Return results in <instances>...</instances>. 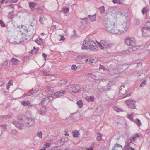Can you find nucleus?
Returning <instances> with one entry per match:
<instances>
[{
    "instance_id": "22",
    "label": "nucleus",
    "mask_w": 150,
    "mask_h": 150,
    "mask_svg": "<svg viewBox=\"0 0 150 150\" xmlns=\"http://www.w3.org/2000/svg\"><path fill=\"white\" fill-rule=\"evenodd\" d=\"M29 6L30 8L32 9L37 6V4L36 3L31 2L29 3Z\"/></svg>"
},
{
    "instance_id": "4",
    "label": "nucleus",
    "mask_w": 150,
    "mask_h": 150,
    "mask_svg": "<svg viewBox=\"0 0 150 150\" xmlns=\"http://www.w3.org/2000/svg\"><path fill=\"white\" fill-rule=\"evenodd\" d=\"M96 43L92 40L88 38L85 39L83 45L81 47L83 50L88 49L91 46H95Z\"/></svg>"
},
{
    "instance_id": "64",
    "label": "nucleus",
    "mask_w": 150,
    "mask_h": 150,
    "mask_svg": "<svg viewBox=\"0 0 150 150\" xmlns=\"http://www.w3.org/2000/svg\"><path fill=\"white\" fill-rule=\"evenodd\" d=\"M147 23L148 25L149 26V30H150V22L149 21V22H147Z\"/></svg>"
},
{
    "instance_id": "40",
    "label": "nucleus",
    "mask_w": 150,
    "mask_h": 150,
    "mask_svg": "<svg viewBox=\"0 0 150 150\" xmlns=\"http://www.w3.org/2000/svg\"><path fill=\"white\" fill-rule=\"evenodd\" d=\"M101 136L102 134H100L99 133H98V136L97 137V139L98 141H100L101 140Z\"/></svg>"
},
{
    "instance_id": "19",
    "label": "nucleus",
    "mask_w": 150,
    "mask_h": 150,
    "mask_svg": "<svg viewBox=\"0 0 150 150\" xmlns=\"http://www.w3.org/2000/svg\"><path fill=\"white\" fill-rule=\"evenodd\" d=\"M139 136L138 134H136L135 135V136L134 137H132L130 138L129 140L130 141V142L131 143H133V142H134L136 141V139L138 138L139 137Z\"/></svg>"
},
{
    "instance_id": "5",
    "label": "nucleus",
    "mask_w": 150,
    "mask_h": 150,
    "mask_svg": "<svg viewBox=\"0 0 150 150\" xmlns=\"http://www.w3.org/2000/svg\"><path fill=\"white\" fill-rule=\"evenodd\" d=\"M128 90L129 88L127 86V84H122L120 86L119 89V93L120 95H125L127 91H128Z\"/></svg>"
},
{
    "instance_id": "29",
    "label": "nucleus",
    "mask_w": 150,
    "mask_h": 150,
    "mask_svg": "<svg viewBox=\"0 0 150 150\" xmlns=\"http://www.w3.org/2000/svg\"><path fill=\"white\" fill-rule=\"evenodd\" d=\"M113 110L117 112H123V110L120 108H119L116 106L113 107Z\"/></svg>"
},
{
    "instance_id": "52",
    "label": "nucleus",
    "mask_w": 150,
    "mask_h": 150,
    "mask_svg": "<svg viewBox=\"0 0 150 150\" xmlns=\"http://www.w3.org/2000/svg\"><path fill=\"white\" fill-rule=\"evenodd\" d=\"M56 28V25H54L52 26L50 28V29L52 30H53L54 29H55Z\"/></svg>"
},
{
    "instance_id": "28",
    "label": "nucleus",
    "mask_w": 150,
    "mask_h": 150,
    "mask_svg": "<svg viewBox=\"0 0 150 150\" xmlns=\"http://www.w3.org/2000/svg\"><path fill=\"white\" fill-rule=\"evenodd\" d=\"M98 47L97 46V45L96 44L95 46H91L89 48L91 50L93 51H96L97 50Z\"/></svg>"
},
{
    "instance_id": "44",
    "label": "nucleus",
    "mask_w": 150,
    "mask_h": 150,
    "mask_svg": "<svg viewBox=\"0 0 150 150\" xmlns=\"http://www.w3.org/2000/svg\"><path fill=\"white\" fill-rule=\"evenodd\" d=\"M51 145V143H47L45 144L44 145V147L45 148H47L49 147Z\"/></svg>"
},
{
    "instance_id": "55",
    "label": "nucleus",
    "mask_w": 150,
    "mask_h": 150,
    "mask_svg": "<svg viewBox=\"0 0 150 150\" xmlns=\"http://www.w3.org/2000/svg\"><path fill=\"white\" fill-rule=\"evenodd\" d=\"M28 106V109H31L32 108V107H35V105H29Z\"/></svg>"
},
{
    "instance_id": "18",
    "label": "nucleus",
    "mask_w": 150,
    "mask_h": 150,
    "mask_svg": "<svg viewBox=\"0 0 150 150\" xmlns=\"http://www.w3.org/2000/svg\"><path fill=\"white\" fill-rule=\"evenodd\" d=\"M122 148V146L121 145L117 143L114 145L113 147V150H121Z\"/></svg>"
},
{
    "instance_id": "58",
    "label": "nucleus",
    "mask_w": 150,
    "mask_h": 150,
    "mask_svg": "<svg viewBox=\"0 0 150 150\" xmlns=\"http://www.w3.org/2000/svg\"><path fill=\"white\" fill-rule=\"evenodd\" d=\"M34 92H30L27 93V96H30L31 95H33V93H34Z\"/></svg>"
},
{
    "instance_id": "32",
    "label": "nucleus",
    "mask_w": 150,
    "mask_h": 150,
    "mask_svg": "<svg viewBox=\"0 0 150 150\" xmlns=\"http://www.w3.org/2000/svg\"><path fill=\"white\" fill-rule=\"evenodd\" d=\"M123 0H113V3L114 4H122Z\"/></svg>"
},
{
    "instance_id": "59",
    "label": "nucleus",
    "mask_w": 150,
    "mask_h": 150,
    "mask_svg": "<svg viewBox=\"0 0 150 150\" xmlns=\"http://www.w3.org/2000/svg\"><path fill=\"white\" fill-rule=\"evenodd\" d=\"M142 64L140 63H139L137 64V67H140L142 66Z\"/></svg>"
},
{
    "instance_id": "49",
    "label": "nucleus",
    "mask_w": 150,
    "mask_h": 150,
    "mask_svg": "<svg viewBox=\"0 0 150 150\" xmlns=\"http://www.w3.org/2000/svg\"><path fill=\"white\" fill-rule=\"evenodd\" d=\"M17 133L16 130L15 129H13L11 130V133L13 135Z\"/></svg>"
},
{
    "instance_id": "27",
    "label": "nucleus",
    "mask_w": 150,
    "mask_h": 150,
    "mask_svg": "<svg viewBox=\"0 0 150 150\" xmlns=\"http://www.w3.org/2000/svg\"><path fill=\"white\" fill-rule=\"evenodd\" d=\"M72 134L74 137H78L79 134V132L77 130H74L73 131Z\"/></svg>"
},
{
    "instance_id": "30",
    "label": "nucleus",
    "mask_w": 150,
    "mask_h": 150,
    "mask_svg": "<svg viewBox=\"0 0 150 150\" xmlns=\"http://www.w3.org/2000/svg\"><path fill=\"white\" fill-rule=\"evenodd\" d=\"M88 16L91 21H94L96 20V17L95 14L93 16L88 15Z\"/></svg>"
},
{
    "instance_id": "24",
    "label": "nucleus",
    "mask_w": 150,
    "mask_h": 150,
    "mask_svg": "<svg viewBox=\"0 0 150 150\" xmlns=\"http://www.w3.org/2000/svg\"><path fill=\"white\" fill-rule=\"evenodd\" d=\"M46 20V18H45L43 16H42L40 18L39 21L40 23L43 24Z\"/></svg>"
},
{
    "instance_id": "42",
    "label": "nucleus",
    "mask_w": 150,
    "mask_h": 150,
    "mask_svg": "<svg viewBox=\"0 0 150 150\" xmlns=\"http://www.w3.org/2000/svg\"><path fill=\"white\" fill-rule=\"evenodd\" d=\"M42 133L41 131H39L37 133V136H38L40 138L42 137Z\"/></svg>"
},
{
    "instance_id": "61",
    "label": "nucleus",
    "mask_w": 150,
    "mask_h": 150,
    "mask_svg": "<svg viewBox=\"0 0 150 150\" xmlns=\"http://www.w3.org/2000/svg\"><path fill=\"white\" fill-rule=\"evenodd\" d=\"M82 20L86 21H87V22L88 21V19L87 18H83L82 19Z\"/></svg>"
},
{
    "instance_id": "57",
    "label": "nucleus",
    "mask_w": 150,
    "mask_h": 150,
    "mask_svg": "<svg viewBox=\"0 0 150 150\" xmlns=\"http://www.w3.org/2000/svg\"><path fill=\"white\" fill-rule=\"evenodd\" d=\"M6 7H8L9 8H14L13 5H7V6H6Z\"/></svg>"
},
{
    "instance_id": "41",
    "label": "nucleus",
    "mask_w": 150,
    "mask_h": 150,
    "mask_svg": "<svg viewBox=\"0 0 150 150\" xmlns=\"http://www.w3.org/2000/svg\"><path fill=\"white\" fill-rule=\"evenodd\" d=\"M99 9L101 13H103L105 11V7L104 6H101L99 8Z\"/></svg>"
},
{
    "instance_id": "54",
    "label": "nucleus",
    "mask_w": 150,
    "mask_h": 150,
    "mask_svg": "<svg viewBox=\"0 0 150 150\" xmlns=\"http://www.w3.org/2000/svg\"><path fill=\"white\" fill-rule=\"evenodd\" d=\"M98 43L99 44V47L102 50H103L104 49V47H103V46L102 45V44H101L100 43V44L98 42Z\"/></svg>"
},
{
    "instance_id": "37",
    "label": "nucleus",
    "mask_w": 150,
    "mask_h": 150,
    "mask_svg": "<svg viewBox=\"0 0 150 150\" xmlns=\"http://www.w3.org/2000/svg\"><path fill=\"white\" fill-rule=\"evenodd\" d=\"M69 10V8H63L62 9V11L65 14H66L67 13Z\"/></svg>"
},
{
    "instance_id": "47",
    "label": "nucleus",
    "mask_w": 150,
    "mask_h": 150,
    "mask_svg": "<svg viewBox=\"0 0 150 150\" xmlns=\"http://www.w3.org/2000/svg\"><path fill=\"white\" fill-rule=\"evenodd\" d=\"M71 69L74 71H76L77 69V67L76 65H73L71 67Z\"/></svg>"
},
{
    "instance_id": "21",
    "label": "nucleus",
    "mask_w": 150,
    "mask_h": 150,
    "mask_svg": "<svg viewBox=\"0 0 150 150\" xmlns=\"http://www.w3.org/2000/svg\"><path fill=\"white\" fill-rule=\"evenodd\" d=\"M59 86L61 87L62 86H64L67 84L66 81L64 79H62L58 83Z\"/></svg>"
},
{
    "instance_id": "51",
    "label": "nucleus",
    "mask_w": 150,
    "mask_h": 150,
    "mask_svg": "<svg viewBox=\"0 0 150 150\" xmlns=\"http://www.w3.org/2000/svg\"><path fill=\"white\" fill-rule=\"evenodd\" d=\"M0 24L2 27H5V24L2 20H0Z\"/></svg>"
},
{
    "instance_id": "43",
    "label": "nucleus",
    "mask_w": 150,
    "mask_h": 150,
    "mask_svg": "<svg viewBox=\"0 0 150 150\" xmlns=\"http://www.w3.org/2000/svg\"><path fill=\"white\" fill-rule=\"evenodd\" d=\"M146 81L145 80L143 82H142L141 83L139 86L140 87H142L144 86L146 84Z\"/></svg>"
},
{
    "instance_id": "11",
    "label": "nucleus",
    "mask_w": 150,
    "mask_h": 150,
    "mask_svg": "<svg viewBox=\"0 0 150 150\" xmlns=\"http://www.w3.org/2000/svg\"><path fill=\"white\" fill-rule=\"evenodd\" d=\"M100 42L105 48H110L111 47V44L109 41L101 40Z\"/></svg>"
},
{
    "instance_id": "39",
    "label": "nucleus",
    "mask_w": 150,
    "mask_h": 150,
    "mask_svg": "<svg viewBox=\"0 0 150 150\" xmlns=\"http://www.w3.org/2000/svg\"><path fill=\"white\" fill-rule=\"evenodd\" d=\"M1 117L3 119H7V118H10L11 116L10 115H5L2 116Z\"/></svg>"
},
{
    "instance_id": "31",
    "label": "nucleus",
    "mask_w": 150,
    "mask_h": 150,
    "mask_svg": "<svg viewBox=\"0 0 150 150\" xmlns=\"http://www.w3.org/2000/svg\"><path fill=\"white\" fill-rule=\"evenodd\" d=\"M133 122H134V123L137 124L138 126H140L141 125L140 121V120L138 118H136L135 120H134V121Z\"/></svg>"
},
{
    "instance_id": "34",
    "label": "nucleus",
    "mask_w": 150,
    "mask_h": 150,
    "mask_svg": "<svg viewBox=\"0 0 150 150\" xmlns=\"http://www.w3.org/2000/svg\"><path fill=\"white\" fill-rule=\"evenodd\" d=\"M140 23L139 20L138 19L136 18L134 20V24L135 25H137Z\"/></svg>"
},
{
    "instance_id": "26",
    "label": "nucleus",
    "mask_w": 150,
    "mask_h": 150,
    "mask_svg": "<svg viewBox=\"0 0 150 150\" xmlns=\"http://www.w3.org/2000/svg\"><path fill=\"white\" fill-rule=\"evenodd\" d=\"M134 116V114L133 113H131L130 114H128L127 117L132 122H134V120L133 118Z\"/></svg>"
},
{
    "instance_id": "8",
    "label": "nucleus",
    "mask_w": 150,
    "mask_h": 150,
    "mask_svg": "<svg viewBox=\"0 0 150 150\" xmlns=\"http://www.w3.org/2000/svg\"><path fill=\"white\" fill-rule=\"evenodd\" d=\"M65 92V91L63 90H61L60 91L56 92L54 93V96L48 97L47 99H48L50 101H52L53 99H54L56 97L62 96Z\"/></svg>"
},
{
    "instance_id": "56",
    "label": "nucleus",
    "mask_w": 150,
    "mask_h": 150,
    "mask_svg": "<svg viewBox=\"0 0 150 150\" xmlns=\"http://www.w3.org/2000/svg\"><path fill=\"white\" fill-rule=\"evenodd\" d=\"M38 50H32V54H34V53H37V52L38 51Z\"/></svg>"
},
{
    "instance_id": "1",
    "label": "nucleus",
    "mask_w": 150,
    "mask_h": 150,
    "mask_svg": "<svg viewBox=\"0 0 150 150\" xmlns=\"http://www.w3.org/2000/svg\"><path fill=\"white\" fill-rule=\"evenodd\" d=\"M17 119L20 124L16 121H13L12 123L19 129L22 130L23 129V127H30L32 126L34 124V119L29 118L22 115H20L17 117Z\"/></svg>"
},
{
    "instance_id": "62",
    "label": "nucleus",
    "mask_w": 150,
    "mask_h": 150,
    "mask_svg": "<svg viewBox=\"0 0 150 150\" xmlns=\"http://www.w3.org/2000/svg\"><path fill=\"white\" fill-rule=\"evenodd\" d=\"M13 83V81L12 80H10L8 82V85H10L11 84L12 85Z\"/></svg>"
},
{
    "instance_id": "3",
    "label": "nucleus",
    "mask_w": 150,
    "mask_h": 150,
    "mask_svg": "<svg viewBox=\"0 0 150 150\" xmlns=\"http://www.w3.org/2000/svg\"><path fill=\"white\" fill-rule=\"evenodd\" d=\"M125 42L127 45L131 46L128 50L126 51L127 53L128 52H132L139 48L138 46H136L135 39L134 38L127 37L125 39Z\"/></svg>"
},
{
    "instance_id": "33",
    "label": "nucleus",
    "mask_w": 150,
    "mask_h": 150,
    "mask_svg": "<svg viewBox=\"0 0 150 150\" xmlns=\"http://www.w3.org/2000/svg\"><path fill=\"white\" fill-rule=\"evenodd\" d=\"M48 98V96L46 97H45L43 98L41 101L39 103V105L40 106H42L43 105L44 102L47 100V98Z\"/></svg>"
},
{
    "instance_id": "35",
    "label": "nucleus",
    "mask_w": 150,
    "mask_h": 150,
    "mask_svg": "<svg viewBox=\"0 0 150 150\" xmlns=\"http://www.w3.org/2000/svg\"><path fill=\"white\" fill-rule=\"evenodd\" d=\"M77 104L78 105V106L79 108H81L83 105V102L81 100H79L77 102Z\"/></svg>"
},
{
    "instance_id": "46",
    "label": "nucleus",
    "mask_w": 150,
    "mask_h": 150,
    "mask_svg": "<svg viewBox=\"0 0 150 150\" xmlns=\"http://www.w3.org/2000/svg\"><path fill=\"white\" fill-rule=\"evenodd\" d=\"M142 13L143 15H144L145 13L147 11V8L146 7H144L142 10Z\"/></svg>"
},
{
    "instance_id": "20",
    "label": "nucleus",
    "mask_w": 150,
    "mask_h": 150,
    "mask_svg": "<svg viewBox=\"0 0 150 150\" xmlns=\"http://www.w3.org/2000/svg\"><path fill=\"white\" fill-rule=\"evenodd\" d=\"M85 99L88 102H93L94 100L93 96H87L85 98Z\"/></svg>"
},
{
    "instance_id": "2",
    "label": "nucleus",
    "mask_w": 150,
    "mask_h": 150,
    "mask_svg": "<svg viewBox=\"0 0 150 150\" xmlns=\"http://www.w3.org/2000/svg\"><path fill=\"white\" fill-rule=\"evenodd\" d=\"M117 10V8L113 7V16H115L114 18L116 19V18L120 16L123 17L125 16L126 18V17H128V14L129 12V10L128 9H127L125 8H121L119 11L118 12H116V10Z\"/></svg>"
},
{
    "instance_id": "17",
    "label": "nucleus",
    "mask_w": 150,
    "mask_h": 150,
    "mask_svg": "<svg viewBox=\"0 0 150 150\" xmlns=\"http://www.w3.org/2000/svg\"><path fill=\"white\" fill-rule=\"evenodd\" d=\"M46 110V107L43 106L40 109V110L38 112L39 113L42 115H45Z\"/></svg>"
},
{
    "instance_id": "60",
    "label": "nucleus",
    "mask_w": 150,
    "mask_h": 150,
    "mask_svg": "<svg viewBox=\"0 0 150 150\" xmlns=\"http://www.w3.org/2000/svg\"><path fill=\"white\" fill-rule=\"evenodd\" d=\"M42 56L43 57L45 58V60H46L47 55L45 53H43L42 54Z\"/></svg>"
},
{
    "instance_id": "12",
    "label": "nucleus",
    "mask_w": 150,
    "mask_h": 150,
    "mask_svg": "<svg viewBox=\"0 0 150 150\" xmlns=\"http://www.w3.org/2000/svg\"><path fill=\"white\" fill-rule=\"evenodd\" d=\"M118 66H117V71L116 72V75L115 76V77L117 78L119 76L118 74L120 73V72H122V71L123 69L122 68L125 65L124 64H117Z\"/></svg>"
},
{
    "instance_id": "53",
    "label": "nucleus",
    "mask_w": 150,
    "mask_h": 150,
    "mask_svg": "<svg viewBox=\"0 0 150 150\" xmlns=\"http://www.w3.org/2000/svg\"><path fill=\"white\" fill-rule=\"evenodd\" d=\"M8 62L7 61H5L3 62L2 64L4 66H6L7 65Z\"/></svg>"
},
{
    "instance_id": "7",
    "label": "nucleus",
    "mask_w": 150,
    "mask_h": 150,
    "mask_svg": "<svg viewBox=\"0 0 150 150\" xmlns=\"http://www.w3.org/2000/svg\"><path fill=\"white\" fill-rule=\"evenodd\" d=\"M125 103L126 105L130 108L132 109H135L136 108V102L134 100L129 99L126 100Z\"/></svg>"
},
{
    "instance_id": "25",
    "label": "nucleus",
    "mask_w": 150,
    "mask_h": 150,
    "mask_svg": "<svg viewBox=\"0 0 150 150\" xmlns=\"http://www.w3.org/2000/svg\"><path fill=\"white\" fill-rule=\"evenodd\" d=\"M21 104L23 106H28L30 104V101L28 100L27 101H23L21 102Z\"/></svg>"
},
{
    "instance_id": "48",
    "label": "nucleus",
    "mask_w": 150,
    "mask_h": 150,
    "mask_svg": "<svg viewBox=\"0 0 150 150\" xmlns=\"http://www.w3.org/2000/svg\"><path fill=\"white\" fill-rule=\"evenodd\" d=\"M85 56H78L77 57V60H80L82 59L83 57H84Z\"/></svg>"
},
{
    "instance_id": "38",
    "label": "nucleus",
    "mask_w": 150,
    "mask_h": 150,
    "mask_svg": "<svg viewBox=\"0 0 150 150\" xmlns=\"http://www.w3.org/2000/svg\"><path fill=\"white\" fill-rule=\"evenodd\" d=\"M14 17V13L13 12L10 13L8 16V18L10 19H12Z\"/></svg>"
},
{
    "instance_id": "14",
    "label": "nucleus",
    "mask_w": 150,
    "mask_h": 150,
    "mask_svg": "<svg viewBox=\"0 0 150 150\" xmlns=\"http://www.w3.org/2000/svg\"><path fill=\"white\" fill-rule=\"evenodd\" d=\"M127 21L124 22L120 25L122 29L120 30V31H122L123 32H126L128 30V25L127 24Z\"/></svg>"
},
{
    "instance_id": "45",
    "label": "nucleus",
    "mask_w": 150,
    "mask_h": 150,
    "mask_svg": "<svg viewBox=\"0 0 150 150\" xmlns=\"http://www.w3.org/2000/svg\"><path fill=\"white\" fill-rule=\"evenodd\" d=\"M145 116L149 119L150 120V114L149 112H146L145 114Z\"/></svg>"
},
{
    "instance_id": "15",
    "label": "nucleus",
    "mask_w": 150,
    "mask_h": 150,
    "mask_svg": "<svg viewBox=\"0 0 150 150\" xmlns=\"http://www.w3.org/2000/svg\"><path fill=\"white\" fill-rule=\"evenodd\" d=\"M10 63L12 65H16L19 64V61L16 58L13 57L10 61Z\"/></svg>"
},
{
    "instance_id": "13",
    "label": "nucleus",
    "mask_w": 150,
    "mask_h": 150,
    "mask_svg": "<svg viewBox=\"0 0 150 150\" xmlns=\"http://www.w3.org/2000/svg\"><path fill=\"white\" fill-rule=\"evenodd\" d=\"M112 22L110 21H107L106 23L107 26H106V30L110 33H112Z\"/></svg>"
},
{
    "instance_id": "50",
    "label": "nucleus",
    "mask_w": 150,
    "mask_h": 150,
    "mask_svg": "<svg viewBox=\"0 0 150 150\" xmlns=\"http://www.w3.org/2000/svg\"><path fill=\"white\" fill-rule=\"evenodd\" d=\"M100 67L99 68L100 69H103V70H105V68L101 64L100 65Z\"/></svg>"
},
{
    "instance_id": "36",
    "label": "nucleus",
    "mask_w": 150,
    "mask_h": 150,
    "mask_svg": "<svg viewBox=\"0 0 150 150\" xmlns=\"http://www.w3.org/2000/svg\"><path fill=\"white\" fill-rule=\"evenodd\" d=\"M35 11L39 14H41L42 12V10L39 8H37L35 10Z\"/></svg>"
},
{
    "instance_id": "23",
    "label": "nucleus",
    "mask_w": 150,
    "mask_h": 150,
    "mask_svg": "<svg viewBox=\"0 0 150 150\" xmlns=\"http://www.w3.org/2000/svg\"><path fill=\"white\" fill-rule=\"evenodd\" d=\"M35 42L39 45H41L43 43L42 39L40 38H38L35 40Z\"/></svg>"
},
{
    "instance_id": "9",
    "label": "nucleus",
    "mask_w": 150,
    "mask_h": 150,
    "mask_svg": "<svg viewBox=\"0 0 150 150\" xmlns=\"http://www.w3.org/2000/svg\"><path fill=\"white\" fill-rule=\"evenodd\" d=\"M119 24L118 22L117 21L114 22L113 26V33H114L117 34L120 32V30L118 28Z\"/></svg>"
},
{
    "instance_id": "10",
    "label": "nucleus",
    "mask_w": 150,
    "mask_h": 150,
    "mask_svg": "<svg viewBox=\"0 0 150 150\" xmlns=\"http://www.w3.org/2000/svg\"><path fill=\"white\" fill-rule=\"evenodd\" d=\"M70 86L72 89V92L74 93H77L80 89V87L79 85L72 84L70 85Z\"/></svg>"
},
{
    "instance_id": "63",
    "label": "nucleus",
    "mask_w": 150,
    "mask_h": 150,
    "mask_svg": "<svg viewBox=\"0 0 150 150\" xmlns=\"http://www.w3.org/2000/svg\"><path fill=\"white\" fill-rule=\"evenodd\" d=\"M64 39H65V38H64V36H62L60 38V40H62V41H63L64 40Z\"/></svg>"
},
{
    "instance_id": "6",
    "label": "nucleus",
    "mask_w": 150,
    "mask_h": 150,
    "mask_svg": "<svg viewBox=\"0 0 150 150\" xmlns=\"http://www.w3.org/2000/svg\"><path fill=\"white\" fill-rule=\"evenodd\" d=\"M148 24L146 22L145 26L141 29V31L142 33V35L144 37H147L149 35V34L150 32V30L149 29V26L148 25Z\"/></svg>"
},
{
    "instance_id": "16",
    "label": "nucleus",
    "mask_w": 150,
    "mask_h": 150,
    "mask_svg": "<svg viewBox=\"0 0 150 150\" xmlns=\"http://www.w3.org/2000/svg\"><path fill=\"white\" fill-rule=\"evenodd\" d=\"M7 125L6 124H3L2 125H0V128L2 129L1 134L0 135V137H1V134H2L3 131H6L7 130Z\"/></svg>"
}]
</instances>
